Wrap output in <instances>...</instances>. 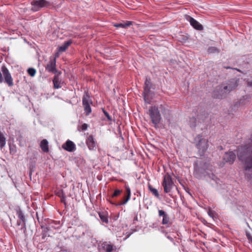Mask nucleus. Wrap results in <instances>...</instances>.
<instances>
[{
  "instance_id": "obj_7",
  "label": "nucleus",
  "mask_w": 252,
  "mask_h": 252,
  "mask_svg": "<svg viewBox=\"0 0 252 252\" xmlns=\"http://www.w3.org/2000/svg\"><path fill=\"white\" fill-rule=\"evenodd\" d=\"M32 10L34 11L39 10L41 8L49 5V2L46 0H34L32 2Z\"/></svg>"
},
{
  "instance_id": "obj_28",
  "label": "nucleus",
  "mask_w": 252,
  "mask_h": 252,
  "mask_svg": "<svg viewBox=\"0 0 252 252\" xmlns=\"http://www.w3.org/2000/svg\"><path fill=\"white\" fill-rule=\"evenodd\" d=\"M130 197H129L126 196L124 199V201L120 204V205H123L126 204L127 202V201L130 199Z\"/></svg>"
},
{
  "instance_id": "obj_24",
  "label": "nucleus",
  "mask_w": 252,
  "mask_h": 252,
  "mask_svg": "<svg viewBox=\"0 0 252 252\" xmlns=\"http://www.w3.org/2000/svg\"><path fill=\"white\" fill-rule=\"evenodd\" d=\"M28 72L31 76L33 77L35 75L36 70L33 68H30L28 69Z\"/></svg>"
},
{
  "instance_id": "obj_6",
  "label": "nucleus",
  "mask_w": 252,
  "mask_h": 252,
  "mask_svg": "<svg viewBox=\"0 0 252 252\" xmlns=\"http://www.w3.org/2000/svg\"><path fill=\"white\" fill-rule=\"evenodd\" d=\"M162 186L164 188V191L166 193L169 192L172 188L173 183L171 176L168 174L165 175L164 176Z\"/></svg>"
},
{
  "instance_id": "obj_39",
  "label": "nucleus",
  "mask_w": 252,
  "mask_h": 252,
  "mask_svg": "<svg viewBox=\"0 0 252 252\" xmlns=\"http://www.w3.org/2000/svg\"><path fill=\"white\" fill-rule=\"evenodd\" d=\"M20 218L21 219H23L24 218V217L23 216H20Z\"/></svg>"
},
{
  "instance_id": "obj_11",
  "label": "nucleus",
  "mask_w": 252,
  "mask_h": 252,
  "mask_svg": "<svg viewBox=\"0 0 252 252\" xmlns=\"http://www.w3.org/2000/svg\"><path fill=\"white\" fill-rule=\"evenodd\" d=\"M236 155L235 153L230 151L225 153L223 159L225 162L232 164L234 161Z\"/></svg>"
},
{
  "instance_id": "obj_12",
  "label": "nucleus",
  "mask_w": 252,
  "mask_h": 252,
  "mask_svg": "<svg viewBox=\"0 0 252 252\" xmlns=\"http://www.w3.org/2000/svg\"><path fill=\"white\" fill-rule=\"evenodd\" d=\"M56 60L55 58H50V61L48 64H47V66L46 67V70H47L49 72H56Z\"/></svg>"
},
{
  "instance_id": "obj_27",
  "label": "nucleus",
  "mask_w": 252,
  "mask_h": 252,
  "mask_svg": "<svg viewBox=\"0 0 252 252\" xmlns=\"http://www.w3.org/2000/svg\"><path fill=\"white\" fill-rule=\"evenodd\" d=\"M126 189L127 193V196L130 197L131 191L129 187L126 186Z\"/></svg>"
},
{
  "instance_id": "obj_4",
  "label": "nucleus",
  "mask_w": 252,
  "mask_h": 252,
  "mask_svg": "<svg viewBox=\"0 0 252 252\" xmlns=\"http://www.w3.org/2000/svg\"><path fill=\"white\" fill-rule=\"evenodd\" d=\"M149 114L155 127L156 128L158 127L161 119V115L158 108L156 106L151 107L149 110Z\"/></svg>"
},
{
  "instance_id": "obj_31",
  "label": "nucleus",
  "mask_w": 252,
  "mask_h": 252,
  "mask_svg": "<svg viewBox=\"0 0 252 252\" xmlns=\"http://www.w3.org/2000/svg\"><path fill=\"white\" fill-rule=\"evenodd\" d=\"M194 175L196 178L198 179H202V177L198 174V172L197 170H195L194 172Z\"/></svg>"
},
{
  "instance_id": "obj_38",
  "label": "nucleus",
  "mask_w": 252,
  "mask_h": 252,
  "mask_svg": "<svg viewBox=\"0 0 252 252\" xmlns=\"http://www.w3.org/2000/svg\"><path fill=\"white\" fill-rule=\"evenodd\" d=\"M248 86H252V82H249L248 83Z\"/></svg>"
},
{
  "instance_id": "obj_36",
  "label": "nucleus",
  "mask_w": 252,
  "mask_h": 252,
  "mask_svg": "<svg viewBox=\"0 0 252 252\" xmlns=\"http://www.w3.org/2000/svg\"><path fill=\"white\" fill-rule=\"evenodd\" d=\"M208 214L210 216H212V215L213 214V212L211 211H209L208 212Z\"/></svg>"
},
{
  "instance_id": "obj_14",
  "label": "nucleus",
  "mask_w": 252,
  "mask_h": 252,
  "mask_svg": "<svg viewBox=\"0 0 252 252\" xmlns=\"http://www.w3.org/2000/svg\"><path fill=\"white\" fill-rule=\"evenodd\" d=\"M86 144L90 150H95L96 149V142L93 136L90 135L87 138Z\"/></svg>"
},
{
  "instance_id": "obj_35",
  "label": "nucleus",
  "mask_w": 252,
  "mask_h": 252,
  "mask_svg": "<svg viewBox=\"0 0 252 252\" xmlns=\"http://www.w3.org/2000/svg\"><path fill=\"white\" fill-rule=\"evenodd\" d=\"M60 52H59V51L56 53L55 55V57H51L52 58H55V59L56 60V58H58L59 57V53Z\"/></svg>"
},
{
  "instance_id": "obj_22",
  "label": "nucleus",
  "mask_w": 252,
  "mask_h": 252,
  "mask_svg": "<svg viewBox=\"0 0 252 252\" xmlns=\"http://www.w3.org/2000/svg\"><path fill=\"white\" fill-rule=\"evenodd\" d=\"M149 189L152 192V193L157 197H159V194L158 190L156 189L152 188L151 186H149Z\"/></svg>"
},
{
  "instance_id": "obj_9",
  "label": "nucleus",
  "mask_w": 252,
  "mask_h": 252,
  "mask_svg": "<svg viewBox=\"0 0 252 252\" xmlns=\"http://www.w3.org/2000/svg\"><path fill=\"white\" fill-rule=\"evenodd\" d=\"M151 80L150 78H146L145 81V87L143 92L144 98L146 103H149L150 102L148 97L150 95V88H151Z\"/></svg>"
},
{
  "instance_id": "obj_23",
  "label": "nucleus",
  "mask_w": 252,
  "mask_h": 252,
  "mask_svg": "<svg viewBox=\"0 0 252 252\" xmlns=\"http://www.w3.org/2000/svg\"><path fill=\"white\" fill-rule=\"evenodd\" d=\"M189 124L191 127H194L196 126V119L194 118H190Z\"/></svg>"
},
{
  "instance_id": "obj_1",
  "label": "nucleus",
  "mask_w": 252,
  "mask_h": 252,
  "mask_svg": "<svg viewBox=\"0 0 252 252\" xmlns=\"http://www.w3.org/2000/svg\"><path fill=\"white\" fill-rule=\"evenodd\" d=\"M239 159L245 164V174L249 178H252V141L247 140L237 149Z\"/></svg>"
},
{
  "instance_id": "obj_29",
  "label": "nucleus",
  "mask_w": 252,
  "mask_h": 252,
  "mask_svg": "<svg viewBox=\"0 0 252 252\" xmlns=\"http://www.w3.org/2000/svg\"><path fill=\"white\" fill-rule=\"evenodd\" d=\"M121 193V190L116 189V190H115V191H114L112 196L113 197L117 196V195L120 194Z\"/></svg>"
},
{
  "instance_id": "obj_3",
  "label": "nucleus",
  "mask_w": 252,
  "mask_h": 252,
  "mask_svg": "<svg viewBox=\"0 0 252 252\" xmlns=\"http://www.w3.org/2000/svg\"><path fill=\"white\" fill-rule=\"evenodd\" d=\"M212 166L206 167L205 165L203 170L201 171L205 180L212 185H218L219 184L220 180L212 172Z\"/></svg>"
},
{
  "instance_id": "obj_32",
  "label": "nucleus",
  "mask_w": 252,
  "mask_h": 252,
  "mask_svg": "<svg viewBox=\"0 0 252 252\" xmlns=\"http://www.w3.org/2000/svg\"><path fill=\"white\" fill-rule=\"evenodd\" d=\"M87 128L88 125L86 124H84L81 126V129L83 131L86 130L87 129Z\"/></svg>"
},
{
  "instance_id": "obj_5",
  "label": "nucleus",
  "mask_w": 252,
  "mask_h": 252,
  "mask_svg": "<svg viewBox=\"0 0 252 252\" xmlns=\"http://www.w3.org/2000/svg\"><path fill=\"white\" fill-rule=\"evenodd\" d=\"M196 141H198L196 146L201 155L207 150L208 147V141L206 139L200 135L196 138Z\"/></svg>"
},
{
  "instance_id": "obj_30",
  "label": "nucleus",
  "mask_w": 252,
  "mask_h": 252,
  "mask_svg": "<svg viewBox=\"0 0 252 252\" xmlns=\"http://www.w3.org/2000/svg\"><path fill=\"white\" fill-rule=\"evenodd\" d=\"M166 214H165V212L163 210H158V215L159 216H163L164 217V216H165Z\"/></svg>"
},
{
  "instance_id": "obj_26",
  "label": "nucleus",
  "mask_w": 252,
  "mask_h": 252,
  "mask_svg": "<svg viewBox=\"0 0 252 252\" xmlns=\"http://www.w3.org/2000/svg\"><path fill=\"white\" fill-rule=\"evenodd\" d=\"M164 117L167 119L168 121L170 123V120L171 118L170 112L169 110H166L164 113Z\"/></svg>"
},
{
  "instance_id": "obj_25",
  "label": "nucleus",
  "mask_w": 252,
  "mask_h": 252,
  "mask_svg": "<svg viewBox=\"0 0 252 252\" xmlns=\"http://www.w3.org/2000/svg\"><path fill=\"white\" fill-rule=\"evenodd\" d=\"M169 219L167 215H166L165 216L163 217L162 224H167L169 223Z\"/></svg>"
},
{
  "instance_id": "obj_15",
  "label": "nucleus",
  "mask_w": 252,
  "mask_h": 252,
  "mask_svg": "<svg viewBox=\"0 0 252 252\" xmlns=\"http://www.w3.org/2000/svg\"><path fill=\"white\" fill-rule=\"evenodd\" d=\"M188 20L194 29L197 30H203V26L194 18L189 16Z\"/></svg>"
},
{
  "instance_id": "obj_34",
  "label": "nucleus",
  "mask_w": 252,
  "mask_h": 252,
  "mask_svg": "<svg viewBox=\"0 0 252 252\" xmlns=\"http://www.w3.org/2000/svg\"><path fill=\"white\" fill-rule=\"evenodd\" d=\"M209 50L210 52H214L216 50V49L215 48L212 47V48H209Z\"/></svg>"
},
{
  "instance_id": "obj_20",
  "label": "nucleus",
  "mask_w": 252,
  "mask_h": 252,
  "mask_svg": "<svg viewBox=\"0 0 252 252\" xmlns=\"http://www.w3.org/2000/svg\"><path fill=\"white\" fill-rule=\"evenodd\" d=\"M130 25H131V22L130 21H127L126 23H122L115 24L114 26L115 27L126 28V27L129 26Z\"/></svg>"
},
{
  "instance_id": "obj_18",
  "label": "nucleus",
  "mask_w": 252,
  "mask_h": 252,
  "mask_svg": "<svg viewBox=\"0 0 252 252\" xmlns=\"http://www.w3.org/2000/svg\"><path fill=\"white\" fill-rule=\"evenodd\" d=\"M53 81L55 88L59 89L61 87V86L60 85L61 81L58 76L54 77Z\"/></svg>"
},
{
  "instance_id": "obj_2",
  "label": "nucleus",
  "mask_w": 252,
  "mask_h": 252,
  "mask_svg": "<svg viewBox=\"0 0 252 252\" xmlns=\"http://www.w3.org/2000/svg\"><path fill=\"white\" fill-rule=\"evenodd\" d=\"M237 86L236 82L235 80L229 82L226 84H224L217 89L215 92V97L217 98H222L225 97L231 91L235 89Z\"/></svg>"
},
{
  "instance_id": "obj_37",
  "label": "nucleus",
  "mask_w": 252,
  "mask_h": 252,
  "mask_svg": "<svg viewBox=\"0 0 252 252\" xmlns=\"http://www.w3.org/2000/svg\"><path fill=\"white\" fill-rule=\"evenodd\" d=\"M248 239L252 242V238L250 236V235H248Z\"/></svg>"
},
{
  "instance_id": "obj_21",
  "label": "nucleus",
  "mask_w": 252,
  "mask_h": 252,
  "mask_svg": "<svg viewBox=\"0 0 252 252\" xmlns=\"http://www.w3.org/2000/svg\"><path fill=\"white\" fill-rule=\"evenodd\" d=\"M99 216L102 221L105 223L108 222L107 217L103 213H99Z\"/></svg>"
},
{
  "instance_id": "obj_17",
  "label": "nucleus",
  "mask_w": 252,
  "mask_h": 252,
  "mask_svg": "<svg viewBox=\"0 0 252 252\" xmlns=\"http://www.w3.org/2000/svg\"><path fill=\"white\" fill-rule=\"evenodd\" d=\"M40 147L43 152H48V142L46 139H43V140L41 141L40 143Z\"/></svg>"
},
{
  "instance_id": "obj_13",
  "label": "nucleus",
  "mask_w": 252,
  "mask_h": 252,
  "mask_svg": "<svg viewBox=\"0 0 252 252\" xmlns=\"http://www.w3.org/2000/svg\"><path fill=\"white\" fill-rule=\"evenodd\" d=\"M62 148L68 152H71L75 151L76 146L72 141L68 140L62 145Z\"/></svg>"
},
{
  "instance_id": "obj_19",
  "label": "nucleus",
  "mask_w": 252,
  "mask_h": 252,
  "mask_svg": "<svg viewBox=\"0 0 252 252\" xmlns=\"http://www.w3.org/2000/svg\"><path fill=\"white\" fill-rule=\"evenodd\" d=\"M103 248L105 252H111L113 250V246L111 244L105 243L103 244Z\"/></svg>"
},
{
  "instance_id": "obj_8",
  "label": "nucleus",
  "mask_w": 252,
  "mask_h": 252,
  "mask_svg": "<svg viewBox=\"0 0 252 252\" xmlns=\"http://www.w3.org/2000/svg\"><path fill=\"white\" fill-rule=\"evenodd\" d=\"M92 103L90 97L86 94L83 98V105L84 108V110L87 115H89L91 111V104Z\"/></svg>"
},
{
  "instance_id": "obj_33",
  "label": "nucleus",
  "mask_w": 252,
  "mask_h": 252,
  "mask_svg": "<svg viewBox=\"0 0 252 252\" xmlns=\"http://www.w3.org/2000/svg\"><path fill=\"white\" fill-rule=\"evenodd\" d=\"M104 113L105 115L106 116V117L107 118V119L108 120H110L111 117H110V115H109V114L106 111H104Z\"/></svg>"
},
{
  "instance_id": "obj_10",
  "label": "nucleus",
  "mask_w": 252,
  "mask_h": 252,
  "mask_svg": "<svg viewBox=\"0 0 252 252\" xmlns=\"http://www.w3.org/2000/svg\"><path fill=\"white\" fill-rule=\"evenodd\" d=\"M1 70L4 76L5 82L9 86H13V79L8 69L5 66H2Z\"/></svg>"
},
{
  "instance_id": "obj_16",
  "label": "nucleus",
  "mask_w": 252,
  "mask_h": 252,
  "mask_svg": "<svg viewBox=\"0 0 252 252\" xmlns=\"http://www.w3.org/2000/svg\"><path fill=\"white\" fill-rule=\"evenodd\" d=\"M71 43H72V42L70 40H68V41H67L64 42L62 45L60 46L58 48L59 52L62 53L63 52H64L68 48V47L70 45Z\"/></svg>"
}]
</instances>
